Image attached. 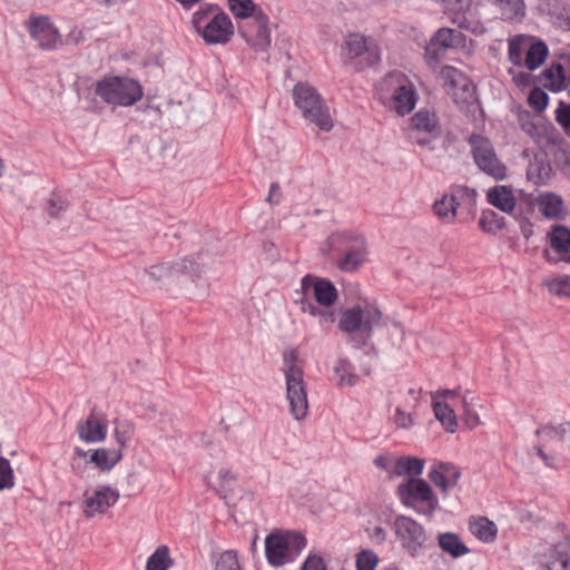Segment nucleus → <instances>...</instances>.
Returning <instances> with one entry per match:
<instances>
[{"instance_id":"obj_1","label":"nucleus","mask_w":570,"mask_h":570,"mask_svg":"<svg viewBox=\"0 0 570 570\" xmlns=\"http://www.w3.org/2000/svg\"><path fill=\"white\" fill-rule=\"evenodd\" d=\"M148 283L196 295L205 287V265L193 256L178 257L151 264L145 269Z\"/></svg>"},{"instance_id":"obj_2","label":"nucleus","mask_w":570,"mask_h":570,"mask_svg":"<svg viewBox=\"0 0 570 570\" xmlns=\"http://www.w3.org/2000/svg\"><path fill=\"white\" fill-rule=\"evenodd\" d=\"M81 480L85 484L81 494V513L85 519L104 517L119 503L121 494L115 474L90 475V472L83 471Z\"/></svg>"},{"instance_id":"obj_3","label":"nucleus","mask_w":570,"mask_h":570,"mask_svg":"<svg viewBox=\"0 0 570 570\" xmlns=\"http://www.w3.org/2000/svg\"><path fill=\"white\" fill-rule=\"evenodd\" d=\"M282 372L286 383L289 412L295 421L301 422L307 416L308 399L303 365L297 350L289 347L283 352Z\"/></svg>"},{"instance_id":"obj_4","label":"nucleus","mask_w":570,"mask_h":570,"mask_svg":"<svg viewBox=\"0 0 570 570\" xmlns=\"http://www.w3.org/2000/svg\"><path fill=\"white\" fill-rule=\"evenodd\" d=\"M295 106L301 110L303 117L320 130L331 131L334 121L330 109L318 91L307 82H298L293 88Z\"/></svg>"},{"instance_id":"obj_5","label":"nucleus","mask_w":570,"mask_h":570,"mask_svg":"<svg viewBox=\"0 0 570 570\" xmlns=\"http://www.w3.org/2000/svg\"><path fill=\"white\" fill-rule=\"evenodd\" d=\"M382 321L381 309L370 303H362L341 312L337 327L347 335L362 334L370 337Z\"/></svg>"},{"instance_id":"obj_6","label":"nucleus","mask_w":570,"mask_h":570,"mask_svg":"<svg viewBox=\"0 0 570 570\" xmlns=\"http://www.w3.org/2000/svg\"><path fill=\"white\" fill-rule=\"evenodd\" d=\"M537 443L533 445V455L547 468H556L558 449L561 443L570 444V422L549 424L537 430Z\"/></svg>"},{"instance_id":"obj_7","label":"nucleus","mask_w":570,"mask_h":570,"mask_svg":"<svg viewBox=\"0 0 570 570\" xmlns=\"http://www.w3.org/2000/svg\"><path fill=\"white\" fill-rule=\"evenodd\" d=\"M305 544V538L296 532L271 533L265 539L266 558L273 566H283L293 561Z\"/></svg>"},{"instance_id":"obj_8","label":"nucleus","mask_w":570,"mask_h":570,"mask_svg":"<svg viewBox=\"0 0 570 570\" xmlns=\"http://www.w3.org/2000/svg\"><path fill=\"white\" fill-rule=\"evenodd\" d=\"M509 60L517 67L524 66L529 70L538 69L548 55L547 46L527 35H518L509 39Z\"/></svg>"},{"instance_id":"obj_9","label":"nucleus","mask_w":570,"mask_h":570,"mask_svg":"<svg viewBox=\"0 0 570 570\" xmlns=\"http://www.w3.org/2000/svg\"><path fill=\"white\" fill-rule=\"evenodd\" d=\"M396 495L406 508L423 504L424 508L420 510V513L428 517L432 515L439 507V500L430 484L417 476L407 478V480L401 482L396 487Z\"/></svg>"},{"instance_id":"obj_10","label":"nucleus","mask_w":570,"mask_h":570,"mask_svg":"<svg viewBox=\"0 0 570 570\" xmlns=\"http://www.w3.org/2000/svg\"><path fill=\"white\" fill-rule=\"evenodd\" d=\"M97 95L108 104L131 106L141 96V87L129 78L112 77L100 81L96 89Z\"/></svg>"},{"instance_id":"obj_11","label":"nucleus","mask_w":570,"mask_h":570,"mask_svg":"<svg viewBox=\"0 0 570 570\" xmlns=\"http://www.w3.org/2000/svg\"><path fill=\"white\" fill-rule=\"evenodd\" d=\"M535 558L543 570H570V535L549 534Z\"/></svg>"},{"instance_id":"obj_12","label":"nucleus","mask_w":570,"mask_h":570,"mask_svg":"<svg viewBox=\"0 0 570 570\" xmlns=\"http://www.w3.org/2000/svg\"><path fill=\"white\" fill-rule=\"evenodd\" d=\"M472 154L479 169L494 180H503L507 177L508 168L498 158L495 150L485 137L472 135L470 137Z\"/></svg>"},{"instance_id":"obj_13","label":"nucleus","mask_w":570,"mask_h":570,"mask_svg":"<svg viewBox=\"0 0 570 570\" xmlns=\"http://www.w3.org/2000/svg\"><path fill=\"white\" fill-rule=\"evenodd\" d=\"M439 78L443 81L446 94L461 108H469L475 104V87L458 69L444 66L441 68Z\"/></svg>"},{"instance_id":"obj_14","label":"nucleus","mask_w":570,"mask_h":570,"mask_svg":"<svg viewBox=\"0 0 570 570\" xmlns=\"http://www.w3.org/2000/svg\"><path fill=\"white\" fill-rule=\"evenodd\" d=\"M121 459L122 451L120 449L97 448L85 450L81 445H76L73 449V461L83 460L86 464H92L98 470L97 473H90V475L115 474L116 480L119 473L112 470Z\"/></svg>"},{"instance_id":"obj_15","label":"nucleus","mask_w":570,"mask_h":570,"mask_svg":"<svg viewBox=\"0 0 570 570\" xmlns=\"http://www.w3.org/2000/svg\"><path fill=\"white\" fill-rule=\"evenodd\" d=\"M204 11H198L194 16L193 23L197 32L203 37L207 45H226L234 35V27L229 17L224 12H217L204 27L202 21Z\"/></svg>"},{"instance_id":"obj_16","label":"nucleus","mask_w":570,"mask_h":570,"mask_svg":"<svg viewBox=\"0 0 570 570\" xmlns=\"http://www.w3.org/2000/svg\"><path fill=\"white\" fill-rule=\"evenodd\" d=\"M393 527L402 548L411 557H417L428 540L423 525L410 517L399 515Z\"/></svg>"},{"instance_id":"obj_17","label":"nucleus","mask_w":570,"mask_h":570,"mask_svg":"<svg viewBox=\"0 0 570 570\" xmlns=\"http://www.w3.org/2000/svg\"><path fill=\"white\" fill-rule=\"evenodd\" d=\"M385 83L394 90L390 107L401 116L412 111L416 104L414 86L399 72L390 73Z\"/></svg>"},{"instance_id":"obj_18","label":"nucleus","mask_w":570,"mask_h":570,"mask_svg":"<svg viewBox=\"0 0 570 570\" xmlns=\"http://www.w3.org/2000/svg\"><path fill=\"white\" fill-rule=\"evenodd\" d=\"M28 30L32 40L41 50H55L61 43L57 27L47 16H31L28 20Z\"/></svg>"},{"instance_id":"obj_19","label":"nucleus","mask_w":570,"mask_h":570,"mask_svg":"<svg viewBox=\"0 0 570 570\" xmlns=\"http://www.w3.org/2000/svg\"><path fill=\"white\" fill-rule=\"evenodd\" d=\"M268 19L259 11L238 24V31L246 42L256 50H266L271 45Z\"/></svg>"},{"instance_id":"obj_20","label":"nucleus","mask_w":570,"mask_h":570,"mask_svg":"<svg viewBox=\"0 0 570 570\" xmlns=\"http://www.w3.org/2000/svg\"><path fill=\"white\" fill-rule=\"evenodd\" d=\"M302 291L305 296L311 293L322 306H332L337 299L335 286L331 282L315 276L307 275L302 279Z\"/></svg>"},{"instance_id":"obj_21","label":"nucleus","mask_w":570,"mask_h":570,"mask_svg":"<svg viewBox=\"0 0 570 570\" xmlns=\"http://www.w3.org/2000/svg\"><path fill=\"white\" fill-rule=\"evenodd\" d=\"M411 130L417 134L420 145L428 144L440 134L439 120L434 112L420 110L411 118Z\"/></svg>"},{"instance_id":"obj_22","label":"nucleus","mask_w":570,"mask_h":570,"mask_svg":"<svg viewBox=\"0 0 570 570\" xmlns=\"http://www.w3.org/2000/svg\"><path fill=\"white\" fill-rule=\"evenodd\" d=\"M77 433L79 439L87 443L102 442L107 435V420L98 413H90L77 425Z\"/></svg>"},{"instance_id":"obj_23","label":"nucleus","mask_w":570,"mask_h":570,"mask_svg":"<svg viewBox=\"0 0 570 570\" xmlns=\"http://www.w3.org/2000/svg\"><path fill=\"white\" fill-rule=\"evenodd\" d=\"M487 200L504 214H511L517 206V198L512 188L504 185H497L488 189Z\"/></svg>"},{"instance_id":"obj_24","label":"nucleus","mask_w":570,"mask_h":570,"mask_svg":"<svg viewBox=\"0 0 570 570\" xmlns=\"http://www.w3.org/2000/svg\"><path fill=\"white\" fill-rule=\"evenodd\" d=\"M493 14L503 20L522 19L525 14L523 0H487Z\"/></svg>"},{"instance_id":"obj_25","label":"nucleus","mask_w":570,"mask_h":570,"mask_svg":"<svg viewBox=\"0 0 570 570\" xmlns=\"http://www.w3.org/2000/svg\"><path fill=\"white\" fill-rule=\"evenodd\" d=\"M532 204L538 208L541 215L550 219H558L562 216L563 202L554 193H543L538 195Z\"/></svg>"},{"instance_id":"obj_26","label":"nucleus","mask_w":570,"mask_h":570,"mask_svg":"<svg viewBox=\"0 0 570 570\" xmlns=\"http://www.w3.org/2000/svg\"><path fill=\"white\" fill-rule=\"evenodd\" d=\"M345 46L351 57H358L370 52L375 60L379 59V48L374 40L361 33H351L345 40Z\"/></svg>"},{"instance_id":"obj_27","label":"nucleus","mask_w":570,"mask_h":570,"mask_svg":"<svg viewBox=\"0 0 570 570\" xmlns=\"http://www.w3.org/2000/svg\"><path fill=\"white\" fill-rule=\"evenodd\" d=\"M425 460L416 456H395V461L393 463V478L409 476L414 478L419 476L424 469Z\"/></svg>"},{"instance_id":"obj_28","label":"nucleus","mask_w":570,"mask_h":570,"mask_svg":"<svg viewBox=\"0 0 570 570\" xmlns=\"http://www.w3.org/2000/svg\"><path fill=\"white\" fill-rule=\"evenodd\" d=\"M458 196L454 194L443 195L441 199L434 202L433 204L434 215L446 223L454 222L458 215Z\"/></svg>"},{"instance_id":"obj_29","label":"nucleus","mask_w":570,"mask_h":570,"mask_svg":"<svg viewBox=\"0 0 570 570\" xmlns=\"http://www.w3.org/2000/svg\"><path fill=\"white\" fill-rule=\"evenodd\" d=\"M471 533L482 542H492L498 533L495 523L485 517L473 518L469 522Z\"/></svg>"},{"instance_id":"obj_30","label":"nucleus","mask_w":570,"mask_h":570,"mask_svg":"<svg viewBox=\"0 0 570 570\" xmlns=\"http://www.w3.org/2000/svg\"><path fill=\"white\" fill-rule=\"evenodd\" d=\"M334 372L337 376V384L342 387H353L360 383L361 375L356 373L354 366L348 360L337 361Z\"/></svg>"},{"instance_id":"obj_31","label":"nucleus","mask_w":570,"mask_h":570,"mask_svg":"<svg viewBox=\"0 0 570 570\" xmlns=\"http://www.w3.org/2000/svg\"><path fill=\"white\" fill-rule=\"evenodd\" d=\"M550 244L561 255L562 261L570 263V230L568 228L554 227L550 236Z\"/></svg>"},{"instance_id":"obj_32","label":"nucleus","mask_w":570,"mask_h":570,"mask_svg":"<svg viewBox=\"0 0 570 570\" xmlns=\"http://www.w3.org/2000/svg\"><path fill=\"white\" fill-rule=\"evenodd\" d=\"M440 548L453 558H459L469 553V548L456 533L446 532L439 535Z\"/></svg>"},{"instance_id":"obj_33","label":"nucleus","mask_w":570,"mask_h":570,"mask_svg":"<svg viewBox=\"0 0 570 570\" xmlns=\"http://www.w3.org/2000/svg\"><path fill=\"white\" fill-rule=\"evenodd\" d=\"M430 42L446 50L448 48L462 46L464 37L458 30L442 28L435 32Z\"/></svg>"},{"instance_id":"obj_34","label":"nucleus","mask_w":570,"mask_h":570,"mask_svg":"<svg viewBox=\"0 0 570 570\" xmlns=\"http://www.w3.org/2000/svg\"><path fill=\"white\" fill-rule=\"evenodd\" d=\"M434 414L436 420L440 421L448 432H455L458 426L456 415L449 404L442 401H435Z\"/></svg>"},{"instance_id":"obj_35","label":"nucleus","mask_w":570,"mask_h":570,"mask_svg":"<svg viewBox=\"0 0 570 570\" xmlns=\"http://www.w3.org/2000/svg\"><path fill=\"white\" fill-rule=\"evenodd\" d=\"M173 564L169 549L166 546L158 547L148 558L146 570H168Z\"/></svg>"},{"instance_id":"obj_36","label":"nucleus","mask_w":570,"mask_h":570,"mask_svg":"<svg viewBox=\"0 0 570 570\" xmlns=\"http://www.w3.org/2000/svg\"><path fill=\"white\" fill-rule=\"evenodd\" d=\"M543 76L546 86L552 90H560L566 87L567 76L561 63L552 65L549 69L544 70Z\"/></svg>"},{"instance_id":"obj_37","label":"nucleus","mask_w":570,"mask_h":570,"mask_svg":"<svg viewBox=\"0 0 570 570\" xmlns=\"http://www.w3.org/2000/svg\"><path fill=\"white\" fill-rule=\"evenodd\" d=\"M548 292L560 297H570V276H558L543 282Z\"/></svg>"},{"instance_id":"obj_38","label":"nucleus","mask_w":570,"mask_h":570,"mask_svg":"<svg viewBox=\"0 0 570 570\" xmlns=\"http://www.w3.org/2000/svg\"><path fill=\"white\" fill-rule=\"evenodd\" d=\"M228 2L230 11L243 21L259 12L252 0H228Z\"/></svg>"},{"instance_id":"obj_39","label":"nucleus","mask_w":570,"mask_h":570,"mask_svg":"<svg viewBox=\"0 0 570 570\" xmlns=\"http://www.w3.org/2000/svg\"><path fill=\"white\" fill-rule=\"evenodd\" d=\"M461 404L466 422L472 425L479 424V416L474 410V407L479 405L478 399L471 392H465L461 396Z\"/></svg>"},{"instance_id":"obj_40","label":"nucleus","mask_w":570,"mask_h":570,"mask_svg":"<svg viewBox=\"0 0 570 570\" xmlns=\"http://www.w3.org/2000/svg\"><path fill=\"white\" fill-rule=\"evenodd\" d=\"M214 570H242L236 551L226 550L219 553Z\"/></svg>"},{"instance_id":"obj_41","label":"nucleus","mask_w":570,"mask_h":570,"mask_svg":"<svg viewBox=\"0 0 570 570\" xmlns=\"http://www.w3.org/2000/svg\"><path fill=\"white\" fill-rule=\"evenodd\" d=\"M542 11L556 18L554 23L562 29H570V16L566 8H551L550 0L542 4Z\"/></svg>"},{"instance_id":"obj_42","label":"nucleus","mask_w":570,"mask_h":570,"mask_svg":"<svg viewBox=\"0 0 570 570\" xmlns=\"http://www.w3.org/2000/svg\"><path fill=\"white\" fill-rule=\"evenodd\" d=\"M429 479L434 483L438 488H440L444 493H446L450 489V474L446 471V465L439 464L431 469L429 472Z\"/></svg>"},{"instance_id":"obj_43","label":"nucleus","mask_w":570,"mask_h":570,"mask_svg":"<svg viewBox=\"0 0 570 570\" xmlns=\"http://www.w3.org/2000/svg\"><path fill=\"white\" fill-rule=\"evenodd\" d=\"M14 473L10 462L0 456V491L10 490L14 487Z\"/></svg>"},{"instance_id":"obj_44","label":"nucleus","mask_w":570,"mask_h":570,"mask_svg":"<svg viewBox=\"0 0 570 570\" xmlns=\"http://www.w3.org/2000/svg\"><path fill=\"white\" fill-rule=\"evenodd\" d=\"M365 261V254L362 250L353 249L345 254L344 258L338 263L343 271H355Z\"/></svg>"},{"instance_id":"obj_45","label":"nucleus","mask_w":570,"mask_h":570,"mask_svg":"<svg viewBox=\"0 0 570 570\" xmlns=\"http://www.w3.org/2000/svg\"><path fill=\"white\" fill-rule=\"evenodd\" d=\"M379 562L376 553L372 550H362L356 558L357 570H375Z\"/></svg>"},{"instance_id":"obj_46","label":"nucleus","mask_w":570,"mask_h":570,"mask_svg":"<svg viewBox=\"0 0 570 570\" xmlns=\"http://www.w3.org/2000/svg\"><path fill=\"white\" fill-rule=\"evenodd\" d=\"M444 51H445V49L430 42L425 48L426 65L430 68L435 69L438 67L439 62L442 60V58L444 56Z\"/></svg>"},{"instance_id":"obj_47","label":"nucleus","mask_w":570,"mask_h":570,"mask_svg":"<svg viewBox=\"0 0 570 570\" xmlns=\"http://www.w3.org/2000/svg\"><path fill=\"white\" fill-rule=\"evenodd\" d=\"M528 101L534 109L541 111L547 107L548 96L543 90L535 88L531 90Z\"/></svg>"},{"instance_id":"obj_48","label":"nucleus","mask_w":570,"mask_h":570,"mask_svg":"<svg viewBox=\"0 0 570 570\" xmlns=\"http://www.w3.org/2000/svg\"><path fill=\"white\" fill-rule=\"evenodd\" d=\"M47 206L48 214L55 218L59 217L60 213L65 212L67 208L66 202L58 196H51L47 200Z\"/></svg>"},{"instance_id":"obj_49","label":"nucleus","mask_w":570,"mask_h":570,"mask_svg":"<svg viewBox=\"0 0 570 570\" xmlns=\"http://www.w3.org/2000/svg\"><path fill=\"white\" fill-rule=\"evenodd\" d=\"M394 423L397 429L409 431L414 425V420L410 413L397 409L394 416Z\"/></svg>"},{"instance_id":"obj_50","label":"nucleus","mask_w":570,"mask_h":570,"mask_svg":"<svg viewBox=\"0 0 570 570\" xmlns=\"http://www.w3.org/2000/svg\"><path fill=\"white\" fill-rule=\"evenodd\" d=\"M395 461V456L391 454H380L374 459V464L384 470L387 473V476L392 479L393 472V463Z\"/></svg>"},{"instance_id":"obj_51","label":"nucleus","mask_w":570,"mask_h":570,"mask_svg":"<svg viewBox=\"0 0 570 570\" xmlns=\"http://www.w3.org/2000/svg\"><path fill=\"white\" fill-rule=\"evenodd\" d=\"M445 8L453 12H464L471 8L472 0H442Z\"/></svg>"},{"instance_id":"obj_52","label":"nucleus","mask_w":570,"mask_h":570,"mask_svg":"<svg viewBox=\"0 0 570 570\" xmlns=\"http://www.w3.org/2000/svg\"><path fill=\"white\" fill-rule=\"evenodd\" d=\"M220 485H230L237 480V472L232 468H222L217 475Z\"/></svg>"},{"instance_id":"obj_53","label":"nucleus","mask_w":570,"mask_h":570,"mask_svg":"<svg viewBox=\"0 0 570 570\" xmlns=\"http://www.w3.org/2000/svg\"><path fill=\"white\" fill-rule=\"evenodd\" d=\"M557 120L562 127L570 131V105L560 104L557 109Z\"/></svg>"},{"instance_id":"obj_54","label":"nucleus","mask_w":570,"mask_h":570,"mask_svg":"<svg viewBox=\"0 0 570 570\" xmlns=\"http://www.w3.org/2000/svg\"><path fill=\"white\" fill-rule=\"evenodd\" d=\"M302 570H326V567L321 557L311 556L304 562Z\"/></svg>"},{"instance_id":"obj_55","label":"nucleus","mask_w":570,"mask_h":570,"mask_svg":"<svg viewBox=\"0 0 570 570\" xmlns=\"http://www.w3.org/2000/svg\"><path fill=\"white\" fill-rule=\"evenodd\" d=\"M83 31L82 29L78 27H73L69 30L68 35L66 36V41L69 45L77 46L83 40Z\"/></svg>"},{"instance_id":"obj_56","label":"nucleus","mask_w":570,"mask_h":570,"mask_svg":"<svg viewBox=\"0 0 570 570\" xmlns=\"http://www.w3.org/2000/svg\"><path fill=\"white\" fill-rule=\"evenodd\" d=\"M281 187L277 183H273L269 187V193L266 197V203L271 205H277L281 200Z\"/></svg>"},{"instance_id":"obj_57","label":"nucleus","mask_w":570,"mask_h":570,"mask_svg":"<svg viewBox=\"0 0 570 570\" xmlns=\"http://www.w3.org/2000/svg\"><path fill=\"white\" fill-rule=\"evenodd\" d=\"M461 195L462 197L465 196L472 200L475 199L476 197V191L475 189H472V188H469V187H458L455 188V194L454 195Z\"/></svg>"},{"instance_id":"obj_58","label":"nucleus","mask_w":570,"mask_h":570,"mask_svg":"<svg viewBox=\"0 0 570 570\" xmlns=\"http://www.w3.org/2000/svg\"><path fill=\"white\" fill-rule=\"evenodd\" d=\"M446 471L450 474V488H453L458 484V481L460 479V472L450 466H446Z\"/></svg>"},{"instance_id":"obj_59","label":"nucleus","mask_w":570,"mask_h":570,"mask_svg":"<svg viewBox=\"0 0 570 570\" xmlns=\"http://www.w3.org/2000/svg\"><path fill=\"white\" fill-rule=\"evenodd\" d=\"M372 538L376 539L379 543H382L386 538L385 530L382 527H375Z\"/></svg>"},{"instance_id":"obj_60","label":"nucleus","mask_w":570,"mask_h":570,"mask_svg":"<svg viewBox=\"0 0 570 570\" xmlns=\"http://www.w3.org/2000/svg\"><path fill=\"white\" fill-rule=\"evenodd\" d=\"M513 79L518 86H525L529 83L530 75L520 72L518 76H514Z\"/></svg>"},{"instance_id":"obj_61","label":"nucleus","mask_w":570,"mask_h":570,"mask_svg":"<svg viewBox=\"0 0 570 570\" xmlns=\"http://www.w3.org/2000/svg\"><path fill=\"white\" fill-rule=\"evenodd\" d=\"M311 314L320 315V316L324 317L326 321H330L331 323L334 322L333 313H324V312L317 309L316 307H311Z\"/></svg>"},{"instance_id":"obj_62","label":"nucleus","mask_w":570,"mask_h":570,"mask_svg":"<svg viewBox=\"0 0 570 570\" xmlns=\"http://www.w3.org/2000/svg\"><path fill=\"white\" fill-rule=\"evenodd\" d=\"M438 396L451 400V399H455L456 396H459V393L455 390H443V391L438 392Z\"/></svg>"},{"instance_id":"obj_63","label":"nucleus","mask_w":570,"mask_h":570,"mask_svg":"<svg viewBox=\"0 0 570 570\" xmlns=\"http://www.w3.org/2000/svg\"><path fill=\"white\" fill-rule=\"evenodd\" d=\"M115 438H116V441H117V443H118L119 445H121V446H125V445H126V443H127V439H126V436H125L122 433H120V432L116 431V433H115Z\"/></svg>"},{"instance_id":"obj_64","label":"nucleus","mask_w":570,"mask_h":570,"mask_svg":"<svg viewBox=\"0 0 570 570\" xmlns=\"http://www.w3.org/2000/svg\"><path fill=\"white\" fill-rule=\"evenodd\" d=\"M480 227L484 230V232H491V227H488V222H487V215L484 214L482 216V218L480 219Z\"/></svg>"}]
</instances>
